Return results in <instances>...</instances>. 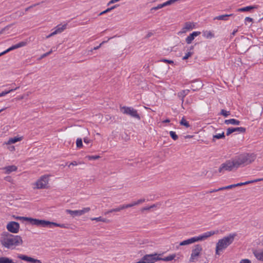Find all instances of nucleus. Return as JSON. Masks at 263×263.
Returning <instances> with one entry per match:
<instances>
[{
    "label": "nucleus",
    "mask_w": 263,
    "mask_h": 263,
    "mask_svg": "<svg viewBox=\"0 0 263 263\" xmlns=\"http://www.w3.org/2000/svg\"><path fill=\"white\" fill-rule=\"evenodd\" d=\"M0 242L3 247L8 249H14L22 245L23 241L19 235H14L9 232H4L1 235Z\"/></svg>",
    "instance_id": "f257e3e1"
},
{
    "label": "nucleus",
    "mask_w": 263,
    "mask_h": 263,
    "mask_svg": "<svg viewBox=\"0 0 263 263\" xmlns=\"http://www.w3.org/2000/svg\"><path fill=\"white\" fill-rule=\"evenodd\" d=\"M256 159L254 154L243 153L232 158L235 166V169L243 167L252 163Z\"/></svg>",
    "instance_id": "f03ea898"
},
{
    "label": "nucleus",
    "mask_w": 263,
    "mask_h": 263,
    "mask_svg": "<svg viewBox=\"0 0 263 263\" xmlns=\"http://www.w3.org/2000/svg\"><path fill=\"white\" fill-rule=\"evenodd\" d=\"M236 233H231L222 239H219L216 246V254H219V251L226 249L228 246L233 243L235 237L236 236Z\"/></svg>",
    "instance_id": "7ed1b4c3"
},
{
    "label": "nucleus",
    "mask_w": 263,
    "mask_h": 263,
    "mask_svg": "<svg viewBox=\"0 0 263 263\" xmlns=\"http://www.w3.org/2000/svg\"><path fill=\"white\" fill-rule=\"evenodd\" d=\"M218 233V231H211L206 232L203 234L199 235L198 236H196L194 237H192L190 239L183 240V241L180 242L179 246H185L188 245L193 243H194L197 241H202L205 240L208 237L214 235V234H216Z\"/></svg>",
    "instance_id": "20e7f679"
},
{
    "label": "nucleus",
    "mask_w": 263,
    "mask_h": 263,
    "mask_svg": "<svg viewBox=\"0 0 263 263\" xmlns=\"http://www.w3.org/2000/svg\"><path fill=\"white\" fill-rule=\"evenodd\" d=\"M48 175H44L42 176L34 183V189H43L48 187V184L49 182Z\"/></svg>",
    "instance_id": "39448f33"
},
{
    "label": "nucleus",
    "mask_w": 263,
    "mask_h": 263,
    "mask_svg": "<svg viewBox=\"0 0 263 263\" xmlns=\"http://www.w3.org/2000/svg\"><path fill=\"white\" fill-rule=\"evenodd\" d=\"M234 168H235V166L232 159L222 163L218 168V172L219 173H223L226 171H231Z\"/></svg>",
    "instance_id": "423d86ee"
},
{
    "label": "nucleus",
    "mask_w": 263,
    "mask_h": 263,
    "mask_svg": "<svg viewBox=\"0 0 263 263\" xmlns=\"http://www.w3.org/2000/svg\"><path fill=\"white\" fill-rule=\"evenodd\" d=\"M25 220L29 221L32 224L35 226H42L51 228V222L45 220H40L30 217H23Z\"/></svg>",
    "instance_id": "0eeeda50"
},
{
    "label": "nucleus",
    "mask_w": 263,
    "mask_h": 263,
    "mask_svg": "<svg viewBox=\"0 0 263 263\" xmlns=\"http://www.w3.org/2000/svg\"><path fill=\"white\" fill-rule=\"evenodd\" d=\"M161 258L159 257L157 254H146L142 259L136 263H155L157 260H160Z\"/></svg>",
    "instance_id": "6e6552de"
},
{
    "label": "nucleus",
    "mask_w": 263,
    "mask_h": 263,
    "mask_svg": "<svg viewBox=\"0 0 263 263\" xmlns=\"http://www.w3.org/2000/svg\"><path fill=\"white\" fill-rule=\"evenodd\" d=\"M202 251V246L200 245H196L192 250V253L190 258V261L193 262L197 259Z\"/></svg>",
    "instance_id": "1a4fd4ad"
},
{
    "label": "nucleus",
    "mask_w": 263,
    "mask_h": 263,
    "mask_svg": "<svg viewBox=\"0 0 263 263\" xmlns=\"http://www.w3.org/2000/svg\"><path fill=\"white\" fill-rule=\"evenodd\" d=\"M121 110L124 114H126L131 117L140 120V117L137 112V110L132 107L123 106L121 108Z\"/></svg>",
    "instance_id": "9d476101"
},
{
    "label": "nucleus",
    "mask_w": 263,
    "mask_h": 263,
    "mask_svg": "<svg viewBox=\"0 0 263 263\" xmlns=\"http://www.w3.org/2000/svg\"><path fill=\"white\" fill-rule=\"evenodd\" d=\"M90 210V208H84L82 210H74L72 211L71 210H66V212L67 213L69 214L72 217H75L77 216H81L83 215L84 214L88 212Z\"/></svg>",
    "instance_id": "9b49d317"
},
{
    "label": "nucleus",
    "mask_w": 263,
    "mask_h": 263,
    "mask_svg": "<svg viewBox=\"0 0 263 263\" xmlns=\"http://www.w3.org/2000/svg\"><path fill=\"white\" fill-rule=\"evenodd\" d=\"M7 229L9 232L17 233L19 231L20 224L15 221H10L7 225Z\"/></svg>",
    "instance_id": "f8f14e48"
},
{
    "label": "nucleus",
    "mask_w": 263,
    "mask_h": 263,
    "mask_svg": "<svg viewBox=\"0 0 263 263\" xmlns=\"http://www.w3.org/2000/svg\"><path fill=\"white\" fill-rule=\"evenodd\" d=\"M27 44V42H26V41L21 42L16 45L12 46L11 47H10V48H9L7 50H6L5 51L0 53V57L7 53V52H8L11 50L25 46Z\"/></svg>",
    "instance_id": "ddd939ff"
},
{
    "label": "nucleus",
    "mask_w": 263,
    "mask_h": 263,
    "mask_svg": "<svg viewBox=\"0 0 263 263\" xmlns=\"http://www.w3.org/2000/svg\"><path fill=\"white\" fill-rule=\"evenodd\" d=\"M27 44V42H26V41L21 42L16 45L12 46L11 47H10V48H9L7 50H6L5 51L0 53V57L7 53V52H8L11 50L25 46Z\"/></svg>",
    "instance_id": "4468645a"
},
{
    "label": "nucleus",
    "mask_w": 263,
    "mask_h": 263,
    "mask_svg": "<svg viewBox=\"0 0 263 263\" xmlns=\"http://www.w3.org/2000/svg\"><path fill=\"white\" fill-rule=\"evenodd\" d=\"M17 257L20 259L29 262L31 263H42V261L37 259H35L30 256H28L26 255L18 254Z\"/></svg>",
    "instance_id": "2eb2a0df"
},
{
    "label": "nucleus",
    "mask_w": 263,
    "mask_h": 263,
    "mask_svg": "<svg viewBox=\"0 0 263 263\" xmlns=\"http://www.w3.org/2000/svg\"><path fill=\"white\" fill-rule=\"evenodd\" d=\"M246 129L245 127H231L228 128L227 130V135L229 136L234 132H239L244 133L246 132Z\"/></svg>",
    "instance_id": "dca6fc26"
},
{
    "label": "nucleus",
    "mask_w": 263,
    "mask_h": 263,
    "mask_svg": "<svg viewBox=\"0 0 263 263\" xmlns=\"http://www.w3.org/2000/svg\"><path fill=\"white\" fill-rule=\"evenodd\" d=\"M200 34L201 32L200 31H194L186 37L185 39L186 43L187 44H191L192 41L194 40L195 37L199 35Z\"/></svg>",
    "instance_id": "f3484780"
},
{
    "label": "nucleus",
    "mask_w": 263,
    "mask_h": 263,
    "mask_svg": "<svg viewBox=\"0 0 263 263\" xmlns=\"http://www.w3.org/2000/svg\"><path fill=\"white\" fill-rule=\"evenodd\" d=\"M17 168L15 165H9L3 168L5 170V173L9 174L12 172H15L17 170Z\"/></svg>",
    "instance_id": "a211bd4d"
},
{
    "label": "nucleus",
    "mask_w": 263,
    "mask_h": 263,
    "mask_svg": "<svg viewBox=\"0 0 263 263\" xmlns=\"http://www.w3.org/2000/svg\"><path fill=\"white\" fill-rule=\"evenodd\" d=\"M234 15L233 14H223L217 16L215 17H214V20H222V21H228V17L229 16H231Z\"/></svg>",
    "instance_id": "6ab92c4d"
},
{
    "label": "nucleus",
    "mask_w": 263,
    "mask_h": 263,
    "mask_svg": "<svg viewBox=\"0 0 263 263\" xmlns=\"http://www.w3.org/2000/svg\"><path fill=\"white\" fill-rule=\"evenodd\" d=\"M194 46H191L189 49H188L187 52L185 53V55L182 58L183 60H185L188 59L190 57H191L194 53L193 52Z\"/></svg>",
    "instance_id": "aec40b11"
},
{
    "label": "nucleus",
    "mask_w": 263,
    "mask_h": 263,
    "mask_svg": "<svg viewBox=\"0 0 263 263\" xmlns=\"http://www.w3.org/2000/svg\"><path fill=\"white\" fill-rule=\"evenodd\" d=\"M202 33L203 36L208 39H212L214 37V33L211 31L203 30Z\"/></svg>",
    "instance_id": "412c9836"
},
{
    "label": "nucleus",
    "mask_w": 263,
    "mask_h": 263,
    "mask_svg": "<svg viewBox=\"0 0 263 263\" xmlns=\"http://www.w3.org/2000/svg\"><path fill=\"white\" fill-rule=\"evenodd\" d=\"M262 180H263V178L257 179H255V180H250V181H246V182H245L238 183L236 184V186H242V185H243L248 184L254 183V182H256L257 181H262Z\"/></svg>",
    "instance_id": "4be33fe9"
},
{
    "label": "nucleus",
    "mask_w": 263,
    "mask_h": 263,
    "mask_svg": "<svg viewBox=\"0 0 263 263\" xmlns=\"http://www.w3.org/2000/svg\"><path fill=\"white\" fill-rule=\"evenodd\" d=\"M253 254L258 260L263 261V250L260 251H255Z\"/></svg>",
    "instance_id": "5701e85b"
},
{
    "label": "nucleus",
    "mask_w": 263,
    "mask_h": 263,
    "mask_svg": "<svg viewBox=\"0 0 263 263\" xmlns=\"http://www.w3.org/2000/svg\"><path fill=\"white\" fill-rule=\"evenodd\" d=\"M224 123L226 124H233V125H239L240 121L237 120L235 119H231L228 120H226L224 121Z\"/></svg>",
    "instance_id": "b1692460"
},
{
    "label": "nucleus",
    "mask_w": 263,
    "mask_h": 263,
    "mask_svg": "<svg viewBox=\"0 0 263 263\" xmlns=\"http://www.w3.org/2000/svg\"><path fill=\"white\" fill-rule=\"evenodd\" d=\"M256 8V6H247L245 7L239 8L237 10V11L238 12H246V11H249L253 9Z\"/></svg>",
    "instance_id": "393cba45"
},
{
    "label": "nucleus",
    "mask_w": 263,
    "mask_h": 263,
    "mask_svg": "<svg viewBox=\"0 0 263 263\" xmlns=\"http://www.w3.org/2000/svg\"><path fill=\"white\" fill-rule=\"evenodd\" d=\"M189 91V89H186V90H183L178 93V96L179 98H181L182 103H183V102L184 101V99H183L187 95Z\"/></svg>",
    "instance_id": "a878e982"
},
{
    "label": "nucleus",
    "mask_w": 263,
    "mask_h": 263,
    "mask_svg": "<svg viewBox=\"0 0 263 263\" xmlns=\"http://www.w3.org/2000/svg\"><path fill=\"white\" fill-rule=\"evenodd\" d=\"M22 137H14L9 139V140L6 143V144H10L12 143H15L17 141L22 140Z\"/></svg>",
    "instance_id": "bb28decb"
},
{
    "label": "nucleus",
    "mask_w": 263,
    "mask_h": 263,
    "mask_svg": "<svg viewBox=\"0 0 263 263\" xmlns=\"http://www.w3.org/2000/svg\"><path fill=\"white\" fill-rule=\"evenodd\" d=\"M184 27H185V29H186L188 31L195 28V25L194 23L187 22L184 24Z\"/></svg>",
    "instance_id": "cd10ccee"
},
{
    "label": "nucleus",
    "mask_w": 263,
    "mask_h": 263,
    "mask_svg": "<svg viewBox=\"0 0 263 263\" xmlns=\"http://www.w3.org/2000/svg\"><path fill=\"white\" fill-rule=\"evenodd\" d=\"M92 221H102L106 223H108L109 222V220L104 218H102V217H95V218H91L90 219Z\"/></svg>",
    "instance_id": "c85d7f7f"
},
{
    "label": "nucleus",
    "mask_w": 263,
    "mask_h": 263,
    "mask_svg": "<svg viewBox=\"0 0 263 263\" xmlns=\"http://www.w3.org/2000/svg\"><path fill=\"white\" fill-rule=\"evenodd\" d=\"M0 263H14L12 259L6 257H0Z\"/></svg>",
    "instance_id": "c756f323"
},
{
    "label": "nucleus",
    "mask_w": 263,
    "mask_h": 263,
    "mask_svg": "<svg viewBox=\"0 0 263 263\" xmlns=\"http://www.w3.org/2000/svg\"><path fill=\"white\" fill-rule=\"evenodd\" d=\"M66 28V24L60 25L56 27L55 29L58 33L63 32Z\"/></svg>",
    "instance_id": "7c9ffc66"
},
{
    "label": "nucleus",
    "mask_w": 263,
    "mask_h": 263,
    "mask_svg": "<svg viewBox=\"0 0 263 263\" xmlns=\"http://www.w3.org/2000/svg\"><path fill=\"white\" fill-rule=\"evenodd\" d=\"M169 66H162V67H159L157 69V73H166L169 69Z\"/></svg>",
    "instance_id": "2f4dec72"
},
{
    "label": "nucleus",
    "mask_w": 263,
    "mask_h": 263,
    "mask_svg": "<svg viewBox=\"0 0 263 263\" xmlns=\"http://www.w3.org/2000/svg\"><path fill=\"white\" fill-rule=\"evenodd\" d=\"M19 88V86H17V87H16L15 88H9V89L7 90H5V91H2L1 93H0V97H2V96H4L5 95H6V94H8V93L14 90H16L17 88Z\"/></svg>",
    "instance_id": "473e14b6"
},
{
    "label": "nucleus",
    "mask_w": 263,
    "mask_h": 263,
    "mask_svg": "<svg viewBox=\"0 0 263 263\" xmlns=\"http://www.w3.org/2000/svg\"><path fill=\"white\" fill-rule=\"evenodd\" d=\"M175 256H176L175 254H172V255H169L168 256H166L164 258H161V260L165 261H171V260H172L173 259H174V258L175 257Z\"/></svg>",
    "instance_id": "72a5a7b5"
},
{
    "label": "nucleus",
    "mask_w": 263,
    "mask_h": 263,
    "mask_svg": "<svg viewBox=\"0 0 263 263\" xmlns=\"http://www.w3.org/2000/svg\"><path fill=\"white\" fill-rule=\"evenodd\" d=\"M180 124L181 125H183L185 126L186 127L188 128L190 126V125L189 123L185 120V119L184 118H182L180 122Z\"/></svg>",
    "instance_id": "f704fd0d"
},
{
    "label": "nucleus",
    "mask_w": 263,
    "mask_h": 263,
    "mask_svg": "<svg viewBox=\"0 0 263 263\" xmlns=\"http://www.w3.org/2000/svg\"><path fill=\"white\" fill-rule=\"evenodd\" d=\"M121 205L119 206L118 208H117L115 209H111V210L108 211L105 214H108V213H112V212H119L121 210H122V209H121Z\"/></svg>",
    "instance_id": "c9c22d12"
},
{
    "label": "nucleus",
    "mask_w": 263,
    "mask_h": 263,
    "mask_svg": "<svg viewBox=\"0 0 263 263\" xmlns=\"http://www.w3.org/2000/svg\"><path fill=\"white\" fill-rule=\"evenodd\" d=\"M76 145L78 148L82 147L83 145L82 143V140L81 138H78L76 141Z\"/></svg>",
    "instance_id": "e433bc0d"
},
{
    "label": "nucleus",
    "mask_w": 263,
    "mask_h": 263,
    "mask_svg": "<svg viewBox=\"0 0 263 263\" xmlns=\"http://www.w3.org/2000/svg\"><path fill=\"white\" fill-rule=\"evenodd\" d=\"M225 137L224 132H222L221 134H216L213 136V140L215 138L217 139L224 138Z\"/></svg>",
    "instance_id": "4c0bfd02"
},
{
    "label": "nucleus",
    "mask_w": 263,
    "mask_h": 263,
    "mask_svg": "<svg viewBox=\"0 0 263 263\" xmlns=\"http://www.w3.org/2000/svg\"><path fill=\"white\" fill-rule=\"evenodd\" d=\"M52 226L59 227L64 228H66V227L65 226L64 224H60V223H55V222H51V228Z\"/></svg>",
    "instance_id": "58836bf2"
},
{
    "label": "nucleus",
    "mask_w": 263,
    "mask_h": 263,
    "mask_svg": "<svg viewBox=\"0 0 263 263\" xmlns=\"http://www.w3.org/2000/svg\"><path fill=\"white\" fill-rule=\"evenodd\" d=\"M170 135L171 138L174 140H177L178 139V136L176 135V133L175 132L171 131L170 132Z\"/></svg>",
    "instance_id": "ea45409f"
},
{
    "label": "nucleus",
    "mask_w": 263,
    "mask_h": 263,
    "mask_svg": "<svg viewBox=\"0 0 263 263\" xmlns=\"http://www.w3.org/2000/svg\"><path fill=\"white\" fill-rule=\"evenodd\" d=\"M234 187H236V184H231V185H228L226 186L220 187V188H219V190H226V189H232Z\"/></svg>",
    "instance_id": "a19ab883"
},
{
    "label": "nucleus",
    "mask_w": 263,
    "mask_h": 263,
    "mask_svg": "<svg viewBox=\"0 0 263 263\" xmlns=\"http://www.w3.org/2000/svg\"><path fill=\"white\" fill-rule=\"evenodd\" d=\"M220 114L223 116L224 117H227V116L230 115V112L229 111H227L224 109H222L221 110Z\"/></svg>",
    "instance_id": "79ce46f5"
},
{
    "label": "nucleus",
    "mask_w": 263,
    "mask_h": 263,
    "mask_svg": "<svg viewBox=\"0 0 263 263\" xmlns=\"http://www.w3.org/2000/svg\"><path fill=\"white\" fill-rule=\"evenodd\" d=\"M86 158L88 159V160H97L100 158L99 156L96 155V156H86Z\"/></svg>",
    "instance_id": "37998d69"
},
{
    "label": "nucleus",
    "mask_w": 263,
    "mask_h": 263,
    "mask_svg": "<svg viewBox=\"0 0 263 263\" xmlns=\"http://www.w3.org/2000/svg\"><path fill=\"white\" fill-rule=\"evenodd\" d=\"M203 86V84H201V83L199 84V86H197V87H195L193 85L192 86V88H191V89L193 90V91H196V90H199V89H200L202 87V86Z\"/></svg>",
    "instance_id": "c03bdc74"
},
{
    "label": "nucleus",
    "mask_w": 263,
    "mask_h": 263,
    "mask_svg": "<svg viewBox=\"0 0 263 263\" xmlns=\"http://www.w3.org/2000/svg\"><path fill=\"white\" fill-rule=\"evenodd\" d=\"M12 26V24L9 25L3 28L1 31H0V35L3 34L5 31L8 30L10 27Z\"/></svg>",
    "instance_id": "a18cd8bd"
},
{
    "label": "nucleus",
    "mask_w": 263,
    "mask_h": 263,
    "mask_svg": "<svg viewBox=\"0 0 263 263\" xmlns=\"http://www.w3.org/2000/svg\"><path fill=\"white\" fill-rule=\"evenodd\" d=\"M106 42V41H103L99 45H98L96 47H95L93 49H92L90 50V51L92 52L93 50H97V49H99L102 46V45Z\"/></svg>",
    "instance_id": "49530a36"
},
{
    "label": "nucleus",
    "mask_w": 263,
    "mask_h": 263,
    "mask_svg": "<svg viewBox=\"0 0 263 263\" xmlns=\"http://www.w3.org/2000/svg\"><path fill=\"white\" fill-rule=\"evenodd\" d=\"M131 207H133L132 205V204L131 203H129V204H127L122 205L121 209H122V210H123V209H126V208H131Z\"/></svg>",
    "instance_id": "de8ad7c7"
},
{
    "label": "nucleus",
    "mask_w": 263,
    "mask_h": 263,
    "mask_svg": "<svg viewBox=\"0 0 263 263\" xmlns=\"http://www.w3.org/2000/svg\"><path fill=\"white\" fill-rule=\"evenodd\" d=\"M52 52V50H50L49 52H46L43 54H42L41 55V59H42V58H45L46 57L48 56V55H49L50 54H51Z\"/></svg>",
    "instance_id": "09e8293b"
},
{
    "label": "nucleus",
    "mask_w": 263,
    "mask_h": 263,
    "mask_svg": "<svg viewBox=\"0 0 263 263\" xmlns=\"http://www.w3.org/2000/svg\"><path fill=\"white\" fill-rule=\"evenodd\" d=\"M187 31V30L186 29H185V27H183L182 28L181 30V31H180L178 33V34L179 35H180V34H183V33H185Z\"/></svg>",
    "instance_id": "8fccbe9b"
},
{
    "label": "nucleus",
    "mask_w": 263,
    "mask_h": 263,
    "mask_svg": "<svg viewBox=\"0 0 263 263\" xmlns=\"http://www.w3.org/2000/svg\"><path fill=\"white\" fill-rule=\"evenodd\" d=\"M160 61L161 62H165V63H167L168 64H173L174 63V62L172 60H166V59H162Z\"/></svg>",
    "instance_id": "3c124183"
},
{
    "label": "nucleus",
    "mask_w": 263,
    "mask_h": 263,
    "mask_svg": "<svg viewBox=\"0 0 263 263\" xmlns=\"http://www.w3.org/2000/svg\"><path fill=\"white\" fill-rule=\"evenodd\" d=\"M84 142L86 144L91 143L92 141L90 139H89L88 138L86 137L84 138Z\"/></svg>",
    "instance_id": "603ef678"
},
{
    "label": "nucleus",
    "mask_w": 263,
    "mask_h": 263,
    "mask_svg": "<svg viewBox=\"0 0 263 263\" xmlns=\"http://www.w3.org/2000/svg\"><path fill=\"white\" fill-rule=\"evenodd\" d=\"M176 2L175 0H168L166 2L167 6L172 5Z\"/></svg>",
    "instance_id": "864d4df0"
},
{
    "label": "nucleus",
    "mask_w": 263,
    "mask_h": 263,
    "mask_svg": "<svg viewBox=\"0 0 263 263\" xmlns=\"http://www.w3.org/2000/svg\"><path fill=\"white\" fill-rule=\"evenodd\" d=\"M161 8H162V6L161 5V4H159L156 7H153L151 9V10H158V9H161Z\"/></svg>",
    "instance_id": "5fc2aeb1"
},
{
    "label": "nucleus",
    "mask_w": 263,
    "mask_h": 263,
    "mask_svg": "<svg viewBox=\"0 0 263 263\" xmlns=\"http://www.w3.org/2000/svg\"><path fill=\"white\" fill-rule=\"evenodd\" d=\"M240 263H251V261L248 259H243L241 260Z\"/></svg>",
    "instance_id": "6e6d98bb"
},
{
    "label": "nucleus",
    "mask_w": 263,
    "mask_h": 263,
    "mask_svg": "<svg viewBox=\"0 0 263 263\" xmlns=\"http://www.w3.org/2000/svg\"><path fill=\"white\" fill-rule=\"evenodd\" d=\"M37 5H38V4H35L32 5H31V6H29V7H28L26 8L25 9V11H29L31 8H33V7H35V6H37Z\"/></svg>",
    "instance_id": "4d7b16f0"
},
{
    "label": "nucleus",
    "mask_w": 263,
    "mask_h": 263,
    "mask_svg": "<svg viewBox=\"0 0 263 263\" xmlns=\"http://www.w3.org/2000/svg\"><path fill=\"white\" fill-rule=\"evenodd\" d=\"M109 11H110L109 8H108L107 9H106L105 10H104V11L101 12V13H100L99 15H103L104 14H105V13H107V12H108Z\"/></svg>",
    "instance_id": "13d9d810"
},
{
    "label": "nucleus",
    "mask_w": 263,
    "mask_h": 263,
    "mask_svg": "<svg viewBox=\"0 0 263 263\" xmlns=\"http://www.w3.org/2000/svg\"><path fill=\"white\" fill-rule=\"evenodd\" d=\"M219 191H220V190H219V188H218L217 189H214V190L209 191L206 192V193L207 194H211L212 193H214V192H217Z\"/></svg>",
    "instance_id": "bf43d9fd"
},
{
    "label": "nucleus",
    "mask_w": 263,
    "mask_h": 263,
    "mask_svg": "<svg viewBox=\"0 0 263 263\" xmlns=\"http://www.w3.org/2000/svg\"><path fill=\"white\" fill-rule=\"evenodd\" d=\"M145 199H140L136 201L137 205L140 204L145 201Z\"/></svg>",
    "instance_id": "052dcab7"
},
{
    "label": "nucleus",
    "mask_w": 263,
    "mask_h": 263,
    "mask_svg": "<svg viewBox=\"0 0 263 263\" xmlns=\"http://www.w3.org/2000/svg\"><path fill=\"white\" fill-rule=\"evenodd\" d=\"M151 208L149 206H147V207H144V208H142L141 209V211L142 212H144V211H146V210H150Z\"/></svg>",
    "instance_id": "680f3d73"
},
{
    "label": "nucleus",
    "mask_w": 263,
    "mask_h": 263,
    "mask_svg": "<svg viewBox=\"0 0 263 263\" xmlns=\"http://www.w3.org/2000/svg\"><path fill=\"white\" fill-rule=\"evenodd\" d=\"M246 22H252L253 21V19L250 17H246L245 18Z\"/></svg>",
    "instance_id": "e2e57ef3"
},
{
    "label": "nucleus",
    "mask_w": 263,
    "mask_h": 263,
    "mask_svg": "<svg viewBox=\"0 0 263 263\" xmlns=\"http://www.w3.org/2000/svg\"><path fill=\"white\" fill-rule=\"evenodd\" d=\"M78 165V163L77 162V161H73L72 162H71L70 164L68 165V166L69 167L70 165Z\"/></svg>",
    "instance_id": "0e129e2a"
},
{
    "label": "nucleus",
    "mask_w": 263,
    "mask_h": 263,
    "mask_svg": "<svg viewBox=\"0 0 263 263\" xmlns=\"http://www.w3.org/2000/svg\"><path fill=\"white\" fill-rule=\"evenodd\" d=\"M238 31L237 29L234 30L232 33H231L232 36H234L236 33Z\"/></svg>",
    "instance_id": "69168bd1"
},
{
    "label": "nucleus",
    "mask_w": 263,
    "mask_h": 263,
    "mask_svg": "<svg viewBox=\"0 0 263 263\" xmlns=\"http://www.w3.org/2000/svg\"><path fill=\"white\" fill-rule=\"evenodd\" d=\"M114 3H115V2L114 1V0H111L107 4V5L109 6L110 5V4H114Z\"/></svg>",
    "instance_id": "338daca9"
},
{
    "label": "nucleus",
    "mask_w": 263,
    "mask_h": 263,
    "mask_svg": "<svg viewBox=\"0 0 263 263\" xmlns=\"http://www.w3.org/2000/svg\"><path fill=\"white\" fill-rule=\"evenodd\" d=\"M161 5L162 6V8L164 7H165V6H167V4H166V2L162 3V4H161Z\"/></svg>",
    "instance_id": "774afa93"
}]
</instances>
